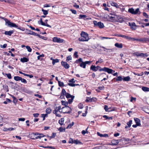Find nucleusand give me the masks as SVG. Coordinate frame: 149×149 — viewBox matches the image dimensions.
Instances as JSON below:
<instances>
[{
    "label": "nucleus",
    "mask_w": 149,
    "mask_h": 149,
    "mask_svg": "<svg viewBox=\"0 0 149 149\" xmlns=\"http://www.w3.org/2000/svg\"><path fill=\"white\" fill-rule=\"evenodd\" d=\"M132 120H130L129 122H128L127 124L128 125V127H130L132 123Z\"/></svg>",
    "instance_id": "41"
},
{
    "label": "nucleus",
    "mask_w": 149,
    "mask_h": 149,
    "mask_svg": "<svg viewBox=\"0 0 149 149\" xmlns=\"http://www.w3.org/2000/svg\"><path fill=\"white\" fill-rule=\"evenodd\" d=\"M93 23L95 26H98L100 28H102L104 26L103 23L101 22H97L96 21H94Z\"/></svg>",
    "instance_id": "5"
},
{
    "label": "nucleus",
    "mask_w": 149,
    "mask_h": 149,
    "mask_svg": "<svg viewBox=\"0 0 149 149\" xmlns=\"http://www.w3.org/2000/svg\"><path fill=\"white\" fill-rule=\"evenodd\" d=\"M68 110V111H66L65 112H63L64 113H70L71 112V108L68 106H65V107H63L62 108V110Z\"/></svg>",
    "instance_id": "7"
},
{
    "label": "nucleus",
    "mask_w": 149,
    "mask_h": 149,
    "mask_svg": "<svg viewBox=\"0 0 149 149\" xmlns=\"http://www.w3.org/2000/svg\"><path fill=\"white\" fill-rule=\"evenodd\" d=\"M143 15L146 18H148V15H147V14L145 12H143Z\"/></svg>",
    "instance_id": "62"
},
{
    "label": "nucleus",
    "mask_w": 149,
    "mask_h": 149,
    "mask_svg": "<svg viewBox=\"0 0 149 149\" xmlns=\"http://www.w3.org/2000/svg\"><path fill=\"white\" fill-rule=\"evenodd\" d=\"M31 137L32 139H36V133H33L32 134H31Z\"/></svg>",
    "instance_id": "21"
},
{
    "label": "nucleus",
    "mask_w": 149,
    "mask_h": 149,
    "mask_svg": "<svg viewBox=\"0 0 149 149\" xmlns=\"http://www.w3.org/2000/svg\"><path fill=\"white\" fill-rule=\"evenodd\" d=\"M134 120L136 124L138 125V126H140L141 125L140 120L139 118H134Z\"/></svg>",
    "instance_id": "17"
},
{
    "label": "nucleus",
    "mask_w": 149,
    "mask_h": 149,
    "mask_svg": "<svg viewBox=\"0 0 149 149\" xmlns=\"http://www.w3.org/2000/svg\"><path fill=\"white\" fill-rule=\"evenodd\" d=\"M58 130L61 132H62L65 131V129H64L62 127H61L59 128Z\"/></svg>",
    "instance_id": "63"
},
{
    "label": "nucleus",
    "mask_w": 149,
    "mask_h": 149,
    "mask_svg": "<svg viewBox=\"0 0 149 149\" xmlns=\"http://www.w3.org/2000/svg\"><path fill=\"white\" fill-rule=\"evenodd\" d=\"M36 139L40 138L41 137H43L45 136L44 135L42 134H39L37 133H36Z\"/></svg>",
    "instance_id": "13"
},
{
    "label": "nucleus",
    "mask_w": 149,
    "mask_h": 149,
    "mask_svg": "<svg viewBox=\"0 0 149 149\" xmlns=\"http://www.w3.org/2000/svg\"><path fill=\"white\" fill-rule=\"evenodd\" d=\"M5 24L7 25L8 26L10 27H16L17 28L20 30H21L22 31H24L25 30V29L24 27H18V26L16 25L15 24L11 22L8 19L5 22Z\"/></svg>",
    "instance_id": "3"
},
{
    "label": "nucleus",
    "mask_w": 149,
    "mask_h": 149,
    "mask_svg": "<svg viewBox=\"0 0 149 149\" xmlns=\"http://www.w3.org/2000/svg\"><path fill=\"white\" fill-rule=\"evenodd\" d=\"M14 31L13 30L10 31H6L4 33L6 35L10 36L12 34L14 33Z\"/></svg>",
    "instance_id": "12"
},
{
    "label": "nucleus",
    "mask_w": 149,
    "mask_h": 149,
    "mask_svg": "<svg viewBox=\"0 0 149 149\" xmlns=\"http://www.w3.org/2000/svg\"><path fill=\"white\" fill-rule=\"evenodd\" d=\"M108 17L109 19L111 20H114L117 19V15H112L111 16H108Z\"/></svg>",
    "instance_id": "16"
},
{
    "label": "nucleus",
    "mask_w": 149,
    "mask_h": 149,
    "mask_svg": "<svg viewBox=\"0 0 149 149\" xmlns=\"http://www.w3.org/2000/svg\"><path fill=\"white\" fill-rule=\"evenodd\" d=\"M59 62V60L57 59H53L52 62V63L53 65H54L56 63H58Z\"/></svg>",
    "instance_id": "34"
},
{
    "label": "nucleus",
    "mask_w": 149,
    "mask_h": 149,
    "mask_svg": "<svg viewBox=\"0 0 149 149\" xmlns=\"http://www.w3.org/2000/svg\"><path fill=\"white\" fill-rule=\"evenodd\" d=\"M85 101L86 102H91L92 101V99L90 97H87V98L86 100Z\"/></svg>",
    "instance_id": "54"
},
{
    "label": "nucleus",
    "mask_w": 149,
    "mask_h": 149,
    "mask_svg": "<svg viewBox=\"0 0 149 149\" xmlns=\"http://www.w3.org/2000/svg\"><path fill=\"white\" fill-rule=\"evenodd\" d=\"M106 72H107L109 74H110L114 72L115 71L111 69L107 68Z\"/></svg>",
    "instance_id": "19"
},
{
    "label": "nucleus",
    "mask_w": 149,
    "mask_h": 149,
    "mask_svg": "<svg viewBox=\"0 0 149 149\" xmlns=\"http://www.w3.org/2000/svg\"><path fill=\"white\" fill-rule=\"evenodd\" d=\"M134 54L137 56H140L141 57H143V55H144L143 53L138 52H135Z\"/></svg>",
    "instance_id": "15"
},
{
    "label": "nucleus",
    "mask_w": 149,
    "mask_h": 149,
    "mask_svg": "<svg viewBox=\"0 0 149 149\" xmlns=\"http://www.w3.org/2000/svg\"><path fill=\"white\" fill-rule=\"evenodd\" d=\"M26 48L29 52H31L32 49L30 47L28 46H26Z\"/></svg>",
    "instance_id": "47"
},
{
    "label": "nucleus",
    "mask_w": 149,
    "mask_h": 149,
    "mask_svg": "<svg viewBox=\"0 0 149 149\" xmlns=\"http://www.w3.org/2000/svg\"><path fill=\"white\" fill-rule=\"evenodd\" d=\"M67 93H66L65 90L64 89H62V91L61 93V95H65Z\"/></svg>",
    "instance_id": "40"
},
{
    "label": "nucleus",
    "mask_w": 149,
    "mask_h": 149,
    "mask_svg": "<svg viewBox=\"0 0 149 149\" xmlns=\"http://www.w3.org/2000/svg\"><path fill=\"white\" fill-rule=\"evenodd\" d=\"M51 110L49 108H47L46 110V114H49L51 112Z\"/></svg>",
    "instance_id": "30"
},
{
    "label": "nucleus",
    "mask_w": 149,
    "mask_h": 149,
    "mask_svg": "<svg viewBox=\"0 0 149 149\" xmlns=\"http://www.w3.org/2000/svg\"><path fill=\"white\" fill-rule=\"evenodd\" d=\"M74 96H73V97H72V98H71V99H69L68 100V102L69 104H71L74 98Z\"/></svg>",
    "instance_id": "38"
},
{
    "label": "nucleus",
    "mask_w": 149,
    "mask_h": 149,
    "mask_svg": "<svg viewBox=\"0 0 149 149\" xmlns=\"http://www.w3.org/2000/svg\"><path fill=\"white\" fill-rule=\"evenodd\" d=\"M100 68V67L98 66H97L96 67L95 65H92L90 67V69L91 70H92L93 71H96L98 70H99Z\"/></svg>",
    "instance_id": "8"
},
{
    "label": "nucleus",
    "mask_w": 149,
    "mask_h": 149,
    "mask_svg": "<svg viewBox=\"0 0 149 149\" xmlns=\"http://www.w3.org/2000/svg\"><path fill=\"white\" fill-rule=\"evenodd\" d=\"M129 25L131 27L132 30H135L136 29V27L137 26L135 24L134 22H129Z\"/></svg>",
    "instance_id": "9"
},
{
    "label": "nucleus",
    "mask_w": 149,
    "mask_h": 149,
    "mask_svg": "<svg viewBox=\"0 0 149 149\" xmlns=\"http://www.w3.org/2000/svg\"><path fill=\"white\" fill-rule=\"evenodd\" d=\"M122 37L126 39H128L129 40H132V39H133V38L129 37L128 36L123 35H122Z\"/></svg>",
    "instance_id": "25"
},
{
    "label": "nucleus",
    "mask_w": 149,
    "mask_h": 149,
    "mask_svg": "<svg viewBox=\"0 0 149 149\" xmlns=\"http://www.w3.org/2000/svg\"><path fill=\"white\" fill-rule=\"evenodd\" d=\"M11 96V97H12V98H13V102L15 103H16L17 102V100L16 99V98L14 96H13V95H10Z\"/></svg>",
    "instance_id": "31"
},
{
    "label": "nucleus",
    "mask_w": 149,
    "mask_h": 149,
    "mask_svg": "<svg viewBox=\"0 0 149 149\" xmlns=\"http://www.w3.org/2000/svg\"><path fill=\"white\" fill-rule=\"evenodd\" d=\"M26 32L29 34L32 35L33 32L30 30L26 29Z\"/></svg>",
    "instance_id": "33"
},
{
    "label": "nucleus",
    "mask_w": 149,
    "mask_h": 149,
    "mask_svg": "<svg viewBox=\"0 0 149 149\" xmlns=\"http://www.w3.org/2000/svg\"><path fill=\"white\" fill-rule=\"evenodd\" d=\"M74 142V140H73V139L72 138H70V139L69 141V143H73V142Z\"/></svg>",
    "instance_id": "60"
},
{
    "label": "nucleus",
    "mask_w": 149,
    "mask_h": 149,
    "mask_svg": "<svg viewBox=\"0 0 149 149\" xmlns=\"http://www.w3.org/2000/svg\"><path fill=\"white\" fill-rule=\"evenodd\" d=\"M104 109L106 111H110V110H109V109L108 108V106L107 105H105L104 107Z\"/></svg>",
    "instance_id": "56"
},
{
    "label": "nucleus",
    "mask_w": 149,
    "mask_h": 149,
    "mask_svg": "<svg viewBox=\"0 0 149 149\" xmlns=\"http://www.w3.org/2000/svg\"><path fill=\"white\" fill-rule=\"evenodd\" d=\"M3 87L5 90H6L7 92H8L9 91L8 89V86L6 85H5L3 86Z\"/></svg>",
    "instance_id": "42"
},
{
    "label": "nucleus",
    "mask_w": 149,
    "mask_h": 149,
    "mask_svg": "<svg viewBox=\"0 0 149 149\" xmlns=\"http://www.w3.org/2000/svg\"><path fill=\"white\" fill-rule=\"evenodd\" d=\"M81 37L79 39L80 41H87L89 39L88 34L84 31L81 32Z\"/></svg>",
    "instance_id": "2"
},
{
    "label": "nucleus",
    "mask_w": 149,
    "mask_h": 149,
    "mask_svg": "<svg viewBox=\"0 0 149 149\" xmlns=\"http://www.w3.org/2000/svg\"><path fill=\"white\" fill-rule=\"evenodd\" d=\"M58 84L59 86L60 87L64 86V84L63 82H61L60 81H58Z\"/></svg>",
    "instance_id": "45"
},
{
    "label": "nucleus",
    "mask_w": 149,
    "mask_h": 149,
    "mask_svg": "<svg viewBox=\"0 0 149 149\" xmlns=\"http://www.w3.org/2000/svg\"><path fill=\"white\" fill-rule=\"evenodd\" d=\"M61 107L60 106H58V107H56L55 109V110L56 111H59L60 112H61L60 111V110H61Z\"/></svg>",
    "instance_id": "51"
},
{
    "label": "nucleus",
    "mask_w": 149,
    "mask_h": 149,
    "mask_svg": "<svg viewBox=\"0 0 149 149\" xmlns=\"http://www.w3.org/2000/svg\"><path fill=\"white\" fill-rule=\"evenodd\" d=\"M62 104L63 105L66 106L68 105V102H67L61 101Z\"/></svg>",
    "instance_id": "37"
},
{
    "label": "nucleus",
    "mask_w": 149,
    "mask_h": 149,
    "mask_svg": "<svg viewBox=\"0 0 149 149\" xmlns=\"http://www.w3.org/2000/svg\"><path fill=\"white\" fill-rule=\"evenodd\" d=\"M111 4L112 6L115 7L117 8L118 7V5L116 3L111 2Z\"/></svg>",
    "instance_id": "27"
},
{
    "label": "nucleus",
    "mask_w": 149,
    "mask_h": 149,
    "mask_svg": "<svg viewBox=\"0 0 149 149\" xmlns=\"http://www.w3.org/2000/svg\"><path fill=\"white\" fill-rule=\"evenodd\" d=\"M69 82H70L69 83L74 84L75 83L74 79L72 78L71 80H69Z\"/></svg>",
    "instance_id": "55"
},
{
    "label": "nucleus",
    "mask_w": 149,
    "mask_h": 149,
    "mask_svg": "<svg viewBox=\"0 0 149 149\" xmlns=\"http://www.w3.org/2000/svg\"><path fill=\"white\" fill-rule=\"evenodd\" d=\"M73 143H74L76 144H80L81 143V142H80L79 140L77 139L76 140H74Z\"/></svg>",
    "instance_id": "43"
},
{
    "label": "nucleus",
    "mask_w": 149,
    "mask_h": 149,
    "mask_svg": "<svg viewBox=\"0 0 149 149\" xmlns=\"http://www.w3.org/2000/svg\"><path fill=\"white\" fill-rule=\"evenodd\" d=\"M22 77L19 76H15L14 77V79L16 81H19L21 80Z\"/></svg>",
    "instance_id": "23"
},
{
    "label": "nucleus",
    "mask_w": 149,
    "mask_h": 149,
    "mask_svg": "<svg viewBox=\"0 0 149 149\" xmlns=\"http://www.w3.org/2000/svg\"><path fill=\"white\" fill-rule=\"evenodd\" d=\"M22 82L24 83V84H26L27 83L26 81L24 79H23L22 78L20 80Z\"/></svg>",
    "instance_id": "57"
},
{
    "label": "nucleus",
    "mask_w": 149,
    "mask_h": 149,
    "mask_svg": "<svg viewBox=\"0 0 149 149\" xmlns=\"http://www.w3.org/2000/svg\"><path fill=\"white\" fill-rule=\"evenodd\" d=\"M6 75L7 77L9 79H11L12 78L11 75L10 74H6Z\"/></svg>",
    "instance_id": "64"
},
{
    "label": "nucleus",
    "mask_w": 149,
    "mask_h": 149,
    "mask_svg": "<svg viewBox=\"0 0 149 149\" xmlns=\"http://www.w3.org/2000/svg\"><path fill=\"white\" fill-rule=\"evenodd\" d=\"M11 101V100L10 99L7 98L6 99V101H4L3 103L5 104H7V102H10Z\"/></svg>",
    "instance_id": "50"
},
{
    "label": "nucleus",
    "mask_w": 149,
    "mask_h": 149,
    "mask_svg": "<svg viewBox=\"0 0 149 149\" xmlns=\"http://www.w3.org/2000/svg\"><path fill=\"white\" fill-rule=\"evenodd\" d=\"M88 127L86 129V131L84 130H83L82 131L81 133L82 134L84 135L86 133H88V132L87 131V130Z\"/></svg>",
    "instance_id": "39"
},
{
    "label": "nucleus",
    "mask_w": 149,
    "mask_h": 149,
    "mask_svg": "<svg viewBox=\"0 0 149 149\" xmlns=\"http://www.w3.org/2000/svg\"><path fill=\"white\" fill-rule=\"evenodd\" d=\"M39 21L40 22L42 25L44 26H47V27H49L50 28H51V26L50 25L48 24H45V23L43 22H42V18L40 19V20L39 21H38V22H39Z\"/></svg>",
    "instance_id": "11"
},
{
    "label": "nucleus",
    "mask_w": 149,
    "mask_h": 149,
    "mask_svg": "<svg viewBox=\"0 0 149 149\" xmlns=\"http://www.w3.org/2000/svg\"><path fill=\"white\" fill-rule=\"evenodd\" d=\"M91 63V61H85V62L83 61V59L81 58H80L79 59L75 61V63H79V66L84 68H85L86 67V64L90 65Z\"/></svg>",
    "instance_id": "1"
},
{
    "label": "nucleus",
    "mask_w": 149,
    "mask_h": 149,
    "mask_svg": "<svg viewBox=\"0 0 149 149\" xmlns=\"http://www.w3.org/2000/svg\"><path fill=\"white\" fill-rule=\"evenodd\" d=\"M122 140L123 141L126 142H127L130 140L129 139L125 138V137H123V139H122Z\"/></svg>",
    "instance_id": "59"
},
{
    "label": "nucleus",
    "mask_w": 149,
    "mask_h": 149,
    "mask_svg": "<svg viewBox=\"0 0 149 149\" xmlns=\"http://www.w3.org/2000/svg\"><path fill=\"white\" fill-rule=\"evenodd\" d=\"M68 85L71 86L72 87H74L76 86H78L79 85L78 84H72V83H68Z\"/></svg>",
    "instance_id": "52"
},
{
    "label": "nucleus",
    "mask_w": 149,
    "mask_h": 149,
    "mask_svg": "<svg viewBox=\"0 0 149 149\" xmlns=\"http://www.w3.org/2000/svg\"><path fill=\"white\" fill-rule=\"evenodd\" d=\"M87 16L86 15H79V18H84V19H87V18H86Z\"/></svg>",
    "instance_id": "28"
},
{
    "label": "nucleus",
    "mask_w": 149,
    "mask_h": 149,
    "mask_svg": "<svg viewBox=\"0 0 149 149\" xmlns=\"http://www.w3.org/2000/svg\"><path fill=\"white\" fill-rule=\"evenodd\" d=\"M146 38H143L140 39V42H146Z\"/></svg>",
    "instance_id": "36"
},
{
    "label": "nucleus",
    "mask_w": 149,
    "mask_h": 149,
    "mask_svg": "<svg viewBox=\"0 0 149 149\" xmlns=\"http://www.w3.org/2000/svg\"><path fill=\"white\" fill-rule=\"evenodd\" d=\"M97 134L98 136H100L101 137H108V135L107 134H100L99 132H97Z\"/></svg>",
    "instance_id": "20"
},
{
    "label": "nucleus",
    "mask_w": 149,
    "mask_h": 149,
    "mask_svg": "<svg viewBox=\"0 0 149 149\" xmlns=\"http://www.w3.org/2000/svg\"><path fill=\"white\" fill-rule=\"evenodd\" d=\"M120 140V139L116 140H113L111 141V144L112 145H115L118 144V143L119 142L118 141Z\"/></svg>",
    "instance_id": "14"
},
{
    "label": "nucleus",
    "mask_w": 149,
    "mask_h": 149,
    "mask_svg": "<svg viewBox=\"0 0 149 149\" xmlns=\"http://www.w3.org/2000/svg\"><path fill=\"white\" fill-rule=\"evenodd\" d=\"M115 45L116 47L118 48H121V44H119L118 43H116L115 44Z\"/></svg>",
    "instance_id": "46"
},
{
    "label": "nucleus",
    "mask_w": 149,
    "mask_h": 149,
    "mask_svg": "<svg viewBox=\"0 0 149 149\" xmlns=\"http://www.w3.org/2000/svg\"><path fill=\"white\" fill-rule=\"evenodd\" d=\"M42 11L43 12V13L45 15H46L48 14L47 11L46 10H45L43 9H42Z\"/></svg>",
    "instance_id": "48"
},
{
    "label": "nucleus",
    "mask_w": 149,
    "mask_h": 149,
    "mask_svg": "<svg viewBox=\"0 0 149 149\" xmlns=\"http://www.w3.org/2000/svg\"><path fill=\"white\" fill-rule=\"evenodd\" d=\"M142 89L144 91H149V88L147 87H142Z\"/></svg>",
    "instance_id": "26"
},
{
    "label": "nucleus",
    "mask_w": 149,
    "mask_h": 149,
    "mask_svg": "<svg viewBox=\"0 0 149 149\" xmlns=\"http://www.w3.org/2000/svg\"><path fill=\"white\" fill-rule=\"evenodd\" d=\"M106 68H107L105 67H104L103 68H100L99 69V71H103L106 72Z\"/></svg>",
    "instance_id": "53"
},
{
    "label": "nucleus",
    "mask_w": 149,
    "mask_h": 149,
    "mask_svg": "<svg viewBox=\"0 0 149 149\" xmlns=\"http://www.w3.org/2000/svg\"><path fill=\"white\" fill-rule=\"evenodd\" d=\"M73 6L74 7H75L76 8L78 9L79 8V6L78 5H77L76 3H74Z\"/></svg>",
    "instance_id": "58"
},
{
    "label": "nucleus",
    "mask_w": 149,
    "mask_h": 149,
    "mask_svg": "<svg viewBox=\"0 0 149 149\" xmlns=\"http://www.w3.org/2000/svg\"><path fill=\"white\" fill-rule=\"evenodd\" d=\"M65 95L66 96V97L67 98H72V97H73V96L70 95L69 93H66V95Z\"/></svg>",
    "instance_id": "29"
},
{
    "label": "nucleus",
    "mask_w": 149,
    "mask_h": 149,
    "mask_svg": "<svg viewBox=\"0 0 149 149\" xmlns=\"http://www.w3.org/2000/svg\"><path fill=\"white\" fill-rule=\"evenodd\" d=\"M64 120V118H61L59 120L58 123L61 125H62L63 124Z\"/></svg>",
    "instance_id": "22"
},
{
    "label": "nucleus",
    "mask_w": 149,
    "mask_h": 149,
    "mask_svg": "<svg viewBox=\"0 0 149 149\" xmlns=\"http://www.w3.org/2000/svg\"><path fill=\"white\" fill-rule=\"evenodd\" d=\"M93 149H105V148L104 146H100L98 147H96L93 148Z\"/></svg>",
    "instance_id": "49"
},
{
    "label": "nucleus",
    "mask_w": 149,
    "mask_h": 149,
    "mask_svg": "<svg viewBox=\"0 0 149 149\" xmlns=\"http://www.w3.org/2000/svg\"><path fill=\"white\" fill-rule=\"evenodd\" d=\"M128 11L132 14H137L139 12V8H137L135 10L134 8H129Z\"/></svg>",
    "instance_id": "4"
},
{
    "label": "nucleus",
    "mask_w": 149,
    "mask_h": 149,
    "mask_svg": "<svg viewBox=\"0 0 149 149\" xmlns=\"http://www.w3.org/2000/svg\"><path fill=\"white\" fill-rule=\"evenodd\" d=\"M29 61V59L23 57V58H21L20 59V61L21 62L23 63L26 62L28 61Z\"/></svg>",
    "instance_id": "18"
},
{
    "label": "nucleus",
    "mask_w": 149,
    "mask_h": 149,
    "mask_svg": "<svg viewBox=\"0 0 149 149\" xmlns=\"http://www.w3.org/2000/svg\"><path fill=\"white\" fill-rule=\"evenodd\" d=\"M72 59V57L70 56H68L67 58V59L66 61H69L70 60Z\"/></svg>",
    "instance_id": "61"
},
{
    "label": "nucleus",
    "mask_w": 149,
    "mask_h": 149,
    "mask_svg": "<svg viewBox=\"0 0 149 149\" xmlns=\"http://www.w3.org/2000/svg\"><path fill=\"white\" fill-rule=\"evenodd\" d=\"M123 81H130V78L129 76H127L126 77H124L123 79Z\"/></svg>",
    "instance_id": "24"
},
{
    "label": "nucleus",
    "mask_w": 149,
    "mask_h": 149,
    "mask_svg": "<svg viewBox=\"0 0 149 149\" xmlns=\"http://www.w3.org/2000/svg\"><path fill=\"white\" fill-rule=\"evenodd\" d=\"M53 41L54 42L61 43L63 42L64 40L59 38L54 37L53 38Z\"/></svg>",
    "instance_id": "6"
},
{
    "label": "nucleus",
    "mask_w": 149,
    "mask_h": 149,
    "mask_svg": "<svg viewBox=\"0 0 149 149\" xmlns=\"http://www.w3.org/2000/svg\"><path fill=\"white\" fill-rule=\"evenodd\" d=\"M61 64V65L66 69H68L69 68L70 66L69 65L65 62L62 61Z\"/></svg>",
    "instance_id": "10"
},
{
    "label": "nucleus",
    "mask_w": 149,
    "mask_h": 149,
    "mask_svg": "<svg viewBox=\"0 0 149 149\" xmlns=\"http://www.w3.org/2000/svg\"><path fill=\"white\" fill-rule=\"evenodd\" d=\"M58 111H56L55 110H54L53 111V113L55 114L57 116H58V117H60L61 116V115L57 113Z\"/></svg>",
    "instance_id": "44"
},
{
    "label": "nucleus",
    "mask_w": 149,
    "mask_h": 149,
    "mask_svg": "<svg viewBox=\"0 0 149 149\" xmlns=\"http://www.w3.org/2000/svg\"><path fill=\"white\" fill-rule=\"evenodd\" d=\"M128 20V19L127 18L124 17H122V22H127Z\"/></svg>",
    "instance_id": "35"
},
{
    "label": "nucleus",
    "mask_w": 149,
    "mask_h": 149,
    "mask_svg": "<svg viewBox=\"0 0 149 149\" xmlns=\"http://www.w3.org/2000/svg\"><path fill=\"white\" fill-rule=\"evenodd\" d=\"M41 117L43 118V120H45V118L47 117L48 116L47 114H42L41 115Z\"/></svg>",
    "instance_id": "32"
}]
</instances>
